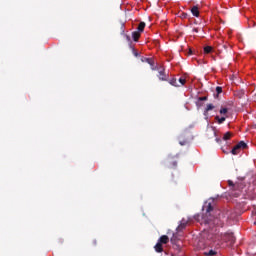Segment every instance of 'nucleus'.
<instances>
[{
	"instance_id": "nucleus-1",
	"label": "nucleus",
	"mask_w": 256,
	"mask_h": 256,
	"mask_svg": "<svg viewBox=\"0 0 256 256\" xmlns=\"http://www.w3.org/2000/svg\"><path fill=\"white\" fill-rule=\"evenodd\" d=\"M247 149V143L244 141H240L232 150L231 153L232 155H239L241 153V150Z\"/></svg>"
},
{
	"instance_id": "nucleus-2",
	"label": "nucleus",
	"mask_w": 256,
	"mask_h": 256,
	"mask_svg": "<svg viewBox=\"0 0 256 256\" xmlns=\"http://www.w3.org/2000/svg\"><path fill=\"white\" fill-rule=\"evenodd\" d=\"M194 219L195 221H197L198 223H211L212 219L209 218V216L203 215V214H196L194 215Z\"/></svg>"
},
{
	"instance_id": "nucleus-3",
	"label": "nucleus",
	"mask_w": 256,
	"mask_h": 256,
	"mask_svg": "<svg viewBox=\"0 0 256 256\" xmlns=\"http://www.w3.org/2000/svg\"><path fill=\"white\" fill-rule=\"evenodd\" d=\"M211 239L214 243H216V245H221V243H223V233L213 234Z\"/></svg>"
},
{
	"instance_id": "nucleus-4",
	"label": "nucleus",
	"mask_w": 256,
	"mask_h": 256,
	"mask_svg": "<svg viewBox=\"0 0 256 256\" xmlns=\"http://www.w3.org/2000/svg\"><path fill=\"white\" fill-rule=\"evenodd\" d=\"M223 241L235 243V235L233 234V232H227L223 234Z\"/></svg>"
},
{
	"instance_id": "nucleus-5",
	"label": "nucleus",
	"mask_w": 256,
	"mask_h": 256,
	"mask_svg": "<svg viewBox=\"0 0 256 256\" xmlns=\"http://www.w3.org/2000/svg\"><path fill=\"white\" fill-rule=\"evenodd\" d=\"M204 255H205V256H219V255H220L219 249L214 248V249L206 250V251L204 252Z\"/></svg>"
},
{
	"instance_id": "nucleus-6",
	"label": "nucleus",
	"mask_w": 256,
	"mask_h": 256,
	"mask_svg": "<svg viewBox=\"0 0 256 256\" xmlns=\"http://www.w3.org/2000/svg\"><path fill=\"white\" fill-rule=\"evenodd\" d=\"M203 209H206V216L211 218V211H213V205L211 203L206 204Z\"/></svg>"
},
{
	"instance_id": "nucleus-7",
	"label": "nucleus",
	"mask_w": 256,
	"mask_h": 256,
	"mask_svg": "<svg viewBox=\"0 0 256 256\" xmlns=\"http://www.w3.org/2000/svg\"><path fill=\"white\" fill-rule=\"evenodd\" d=\"M187 223H189L188 220L182 219L181 223L176 228V231H183V229H185V227H187Z\"/></svg>"
},
{
	"instance_id": "nucleus-8",
	"label": "nucleus",
	"mask_w": 256,
	"mask_h": 256,
	"mask_svg": "<svg viewBox=\"0 0 256 256\" xmlns=\"http://www.w3.org/2000/svg\"><path fill=\"white\" fill-rule=\"evenodd\" d=\"M158 78L160 81H167V74H165V69H161L158 74Z\"/></svg>"
},
{
	"instance_id": "nucleus-9",
	"label": "nucleus",
	"mask_w": 256,
	"mask_h": 256,
	"mask_svg": "<svg viewBox=\"0 0 256 256\" xmlns=\"http://www.w3.org/2000/svg\"><path fill=\"white\" fill-rule=\"evenodd\" d=\"M159 243H161L162 245H167V243H169V236L167 235H162L159 240Z\"/></svg>"
},
{
	"instance_id": "nucleus-10",
	"label": "nucleus",
	"mask_w": 256,
	"mask_h": 256,
	"mask_svg": "<svg viewBox=\"0 0 256 256\" xmlns=\"http://www.w3.org/2000/svg\"><path fill=\"white\" fill-rule=\"evenodd\" d=\"M154 248L156 253H163V244L161 242H157Z\"/></svg>"
},
{
	"instance_id": "nucleus-11",
	"label": "nucleus",
	"mask_w": 256,
	"mask_h": 256,
	"mask_svg": "<svg viewBox=\"0 0 256 256\" xmlns=\"http://www.w3.org/2000/svg\"><path fill=\"white\" fill-rule=\"evenodd\" d=\"M191 13L194 17H199V6H193L191 8Z\"/></svg>"
},
{
	"instance_id": "nucleus-12",
	"label": "nucleus",
	"mask_w": 256,
	"mask_h": 256,
	"mask_svg": "<svg viewBox=\"0 0 256 256\" xmlns=\"http://www.w3.org/2000/svg\"><path fill=\"white\" fill-rule=\"evenodd\" d=\"M140 37H141V32L139 31L132 32L133 41H136V42L139 41Z\"/></svg>"
},
{
	"instance_id": "nucleus-13",
	"label": "nucleus",
	"mask_w": 256,
	"mask_h": 256,
	"mask_svg": "<svg viewBox=\"0 0 256 256\" xmlns=\"http://www.w3.org/2000/svg\"><path fill=\"white\" fill-rule=\"evenodd\" d=\"M137 31L139 33H143L145 31V22H140L138 27H137Z\"/></svg>"
},
{
	"instance_id": "nucleus-14",
	"label": "nucleus",
	"mask_w": 256,
	"mask_h": 256,
	"mask_svg": "<svg viewBox=\"0 0 256 256\" xmlns=\"http://www.w3.org/2000/svg\"><path fill=\"white\" fill-rule=\"evenodd\" d=\"M215 119L217 120V123L219 125L225 123V120L227 119V116H222V117H219V116H216Z\"/></svg>"
},
{
	"instance_id": "nucleus-15",
	"label": "nucleus",
	"mask_w": 256,
	"mask_h": 256,
	"mask_svg": "<svg viewBox=\"0 0 256 256\" xmlns=\"http://www.w3.org/2000/svg\"><path fill=\"white\" fill-rule=\"evenodd\" d=\"M231 137H233V133L226 132L222 139H223V141H229V139H231Z\"/></svg>"
},
{
	"instance_id": "nucleus-16",
	"label": "nucleus",
	"mask_w": 256,
	"mask_h": 256,
	"mask_svg": "<svg viewBox=\"0 0 256 256\" xmlns=\"http://www.w3.org/2000/svg\"><path fill=\"white\" fill-rule=\"evenodd\" d=\"M213 109H215V105L207 104L204 113H209V111H213Z\"/></svg>"
},
{
	"instance_id": "nucleus-17",
	"label": "nucleus",
	"mask_w": 256,
	"mask_h": 256,
	"mask_svg": "<svg viewBox=\"0 0 256 256\" xmlns=\"http://www.w3.org/2000/svg\"><path fill=\"white\" fill-rule=\"evenodd\" d=\"M169 84L173 87H179V84L177 83V78H172L169 80Z\"/></svg>"
},
{
	"instance_id": "nucleus-18",
	"label": "nucleus",
	"mask_w": 256,
	"mask_h": 256,
	"mask_svg": "<svg viewBox=\"0 0 256 256\" xmlns=\"http://www.w3.org/2000/svg\"><path fill=\"white\" fill-rule=\"evenodd\" d=\"M212 51H213V47H211V46L204 47V53H206V55H208Z\"/></svg>"
},
{
	"instance_id": "nucleus-19",
	"label": "nucleus",
	"mask_w": 256,
	"mask_h": 256,
	"mask_svg": "<svg viewBox=\"0 0 256 256\" xmlns=\"http://www.w3.org/2000/svg\"><path fill=\"white\" fill-rule=\"evenodd\" d=\"M216 93L217 94L215 95V97H219V95H221V93H223V88L220 86L216 87Z\"/></svg>"
},
{
	"instance_id": "nucleus-20",
	"label": "nucleus",
	"mask_w": 256,
	"mask_h": 256,
	"mask_svg": "<svg viewBox=\"0 0 256 256\" xmlns=\"http://www.w3.org/2000/svg\"><path fill=\"white\" fill-rule=\"evenodd\" d=\"M227 113H229V109L227 108L220 109V115H227Z\"/></svg>"
},
{
	"instance_id": "nucleus-21",
	"label": "nucleus",
	"mask_w": 256,
	"mask_h": 256,
	"mask_svg": "<svg viewBox=\"0 0 256 256\" xmlns=\"http://www.w3.org/2000/svg\"><path fill=\"white\" fill-rule=\"evenodd\" d=\"M145 61H146V63H148V65H151V67H153V65H154L153 59L146 58Z\"/></svg>"
},
{
	"instance_id": "nucleus-22",
	"label": "nucleus",
	"mask_w": 256,
	"mask_h": 256,
	"mask_svg": "<svg viewBox=\"0 0 256 256\" xmlns=\"http://www.w3.org/2000/svg\"><path fill=\"white\" fill-rule=\"evenodd\" d=\"M179 83H180L181 85H185L186 80H185L184 78H179Z\"/></svg>"
},
{
	"instance_id": "nucleus-23",
	"label": "nucleus",
	"mask_w": 256,
	"mask_h": 256,
	"mask_svg": "<svg viewBox=\"0 0 256 256\" xmlns=\"http://www.w3.org/2000/svg\"><path fill=\"white\" fill-rule=\"evenodd\" d=\"M207 96L199 97L198 101H207Z\"/></svg>"
},
{
	"instance_id": "nucleus-24",
	"label": "nucleus",
	"mask_w": 256,
	"mask_h": 256,
	"mask_svg": "<svg viewBox=\"0 0 256 256\" xmlns=\"http://www.w3.org/2000/svg\"><path fill=\"white\" fill-rule=\"evenodd\" d=\"M186 143H187V140H180L179 141V144L182 145V146H184Z\"/></svg>"
},
{
	"instance_id": "nucleus-25",
	"label": "nucleus",
	"mask_w": 256,
	"mask_h": 256,
	"mask_svg": "<svg viewBox=\"0 0 256 256\" xmlns=\"http://www.w3.org/2000/svg\"><path fill=\"white\" fill-rule=\"evenodd\" d=\"M228 185H229L230 187H235V184H233V181H231V180L228 181Z\"/></svg>"
},
{
	"instance_id": "nucleus-26",
	"label": "nucleus",
	"mask_w": 256,
	"mask_h": 256,
	"mask_svg": "<svg viewBox=\"0 0 256 256\" xmlns=\"http://www.w3.org/2000/svg\"><path fill=\"white\" fill-rule=\"evenodd\" d=\"M187 55H193V50L191 48L188 49Z\"/></svg>"
},
{
	"instance_id": "nucleus-27",
	"label": "nucleus",
	"mask_w": 256,
	"mask_h": 256,
	"mask_svg": "<svg viewBox=\"0 0 256 256\" xmlns=\"http://www.w3.org/2000/svg\"><path fill=\"white\" fill-rule=\"evenodd\" d=\"M215 141L216 143H221V138H216Z\"/></svg>"
},
{
	"instance_id": "nucleus-28",
	"label": "nucleus",
	"mask_w": 256,
	"mask_h": 256,
	"mask_svg": "<svg viewBox=\"0 0 256 256\" xmlns=\"http://www.w3.org/2000/svg\"><path fill=\"white\" fill-rule=\"evenodd\" d=\"M172 167H177V162L176 161L172 162Z\"/></svg>"
},
{
	"instance_id": "nucleus-29",
	"label": "nucleus",
	"mask_w": 256,
	"mask_h": 256,
	"mask_svg": "<svg viewBox=\"0 0 256 256\" xmlns=\"http://www.w3.org/2000/svg\"><path fill=\"white\" fill-rule=\"evenodd\" d=\"M171 243H176L175 237L171 238Z\"/></svg>"
},
{
	"instance_id": "nucleus-30",
	"label": "nucleus",
	"mask_w": 256,
	"mask_h": 256,
	"mask_svg": "<svg viewBox=\"0 0 256 256\" xmlns=\"http://www.w3.org/2000/svg\"><path fill=\"white\" fill-rule=\"evenodd\" d=\"M182 17H184V19L187 17V13H183Z\"/></svg>"
},
{
	"instance_id": "nucleus-31",
	"label": "nucleus",
	"mask_w": 256,
	"mask_h": 256,
	"mask_svg": "<svg viewBox=\"0 0 256 256\" xmlns=\"http://www.w3.org/2000/svg\"><path fill=\"white\" fill-rule=\"evenodd\" d=\"M193 31H194L195 33H199V30H198L197 28H195Z\"/></svg>"
},
{
	"instance_id": "nucleus-32",
	"label": "nucleus",
	"mask_w": 256,
	"mask_h": 256,
	"mask_svg": "<svg viewBox=\"0 0 256 256\" xmlns=\"http://www.w3.org/2000/svg\"><path fill=\"white\" fill-rule=\"evenodd\" d=\"M93 245H97V240H93Z\"/></svg>"
},
{
	"instance_id": "nucleus-33",
	"label": "nucleus",
	"mask_w": 256,
	"mask_h": 256,
	"mask_svg": "<svg viewBox=\"0 0 256 256\" xmlns=\"http://www.w3.org/2000/svg\"><path fill=\"white\" fill-rule=\"evenodd\" d=\"M223 153H226V155H228V154H229V152H227L226 150H223Z\"/></svg>"
},
{
	"instance_id": "nucleus-34",
	"label": "nucleus",
	"mask_w": 256,
	"mask_h": 256,
	"mask_svg": "<svg viewBox=\"0 0 256 256\" xmlns=\"http://www.w3.org/2000/svg\"><path fill=\"white\" fill-rule=\"evenodd\" d=\"M214 135L217 136V132H215V130L213 131Z\"/></svg>"
},
{
	"instance_id": "nucleus-35",
	"label": "nucleus",
	"mask_w": 256,
	"mask_h": 256,
	"mask_svg": "<svg viewBox=\"0 0 256 256\" xmlns=\"http://www.w3.org/2000/svg\"><path fill=\"white\" fill-rule=\"evenodd\" d=\"M253 215H256V211L253 212Z\"/></svg>"
},
{
	"instance_id": "nucleus-36",
	"label": "nucleus",
	"mask_w": 256,
	"mask_h": 256,
	"mask_svg": "<svg viewBox=\"0 0 256 256\" xmlns=\"http://www.w3.org/2000/svg\"><path fill=\"white\" fill-rule=\"evenodd\" d=\"M137 55H138V54H137V53H135V56H136V57H137Z\"/></svg>"
},
{
	"instance_id": "nucleus-37",
	"label": "nucleus",
	"mask_w": 256,
	"mask_h": 256,
	"mask_svg": "<svg viewBox=\"0 0 256 256\" xmlns=\"http://www.w3.org/2000/svg\"><path fill=\"white\" fill-rule=\"evenodd\" d=\"M254 225H256V222L254 223Z\"/></svg>"
}]
</instances>
